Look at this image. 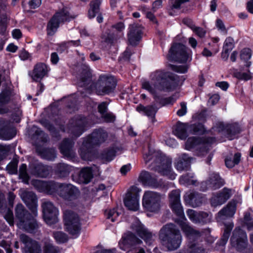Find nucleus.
Here are the masks:
<instances>
[{
  "mask_svg": "<svg viewBox=\"0 0 253 253\" xmlns=\"http://www.w3.org/2000/svg\"><path fill=\"white\" fill-rule=\"evenodd\" d=\"M169 198L172 211L179 217V219L176 220V222L189 240L188 250L189 253H205V250L202 246L194 242L201 236L202 233L193 228L187 222L180 202V191L179 190L172 191L169 194Z\"/></svg>",
  "mask_w": 253,
  "mask_h": 253,
  "instance_id": "obj_1",
  "label": "nucleus"
},
{
  "mask_svg": "<svg viewBox=\"0 0 253 253\" xmlns=\"http://www.w3.org/2000/svg\"><path fill=\"white\" fill-rule=\"evenodd\" d=\"M80 76L79 85L89 90H94L98 95H105L114 92L117 83L115 79L107 75H101L97 82H92V74L89 68L85 65L82 66Z\"/></svg>",
  "mask_w": 253,
  "mask_h": 253,
  "instance_id": "obj_2",
  "label": "nucleus"
},
{
  "mask_svg": "<svg viewBox=\"0 0 253 253\" xmlns=\"http://www.w3.org/2000/svg\"><path fill=\"white\" fill-rule=\"evenodd\" d=\"M151 81H144L142 87L152 94L156 99L161 91H170L176 86L175 76L169 72L157 70L150 76Z\"/></svg>",
  "mask_w": 253,
  "mask_h": 253,
  "instance_id": "obj_3",
  "label": "nucleus"
},
{
  "mask_svg": "<svg viewBox=\"0 0 253 253\" xmlns=\"http://www.w3.org/2000/svg\"><path fill=\"white\" fill-rule=\"evenodd\" d=\"M144 159L146 163L153 161L149 166L151 169L168 176L170 179L175 178L176 174L171 171V160L160 151L149 148L148 153L144 156Z\"/></svg>",
  "mask_w": 253,
  "mask_h": 253,
  "instance_id": "obj_4",
  "label": "nucleus"
},
{
  "mask_svg": "<svg viewBox=\"0 0 253 253\" xmlns=\"http://www.w3.org/2000/svg\"><path fill=\"white\" fill-rule=\"evenodd\" d=\"M108 136L104 129H96L88 136L84 138L80 148V155L85 161H90L93 149L104 142Z\"/></svg>",
  "mask_w": 253,
  "mask_h": 253,
  "instance_id": "obj_5",
  "label": "nucleus"
},
{
  "mask_svg": "<svg viewBox=\"0 0 253 253\" xmlns=\"http://www.w3.org/2000/svg\"><path fill=\"white\" fill-rule=\"evenodd\" d=\"M159 237L163 244L169 251L178 249L182 238L179 230L172 223L167 224L161 228Z\"/></svg>",
  "mask_w": 253,
  "mask_h": 253,
  "instance_id": "obj_6",
  "label": "nucleus"
},
{
  "mask_svg": "<svg viewBox=\"0 0 253 253\" xmlns=\"http://www.w3.org/2000/svg\"><path fill=\"white\" fill-rule=\"evenodd\" d=\"M15 216L18 227L30 233H36L39 225L34 217L24 208L22 204H18L15 209Z\"/></svg>",
  "mask_w": 253,
  "mask_h": 253,
  "instance_id": "obj_7",
  "label": "nucleus"
},
{
  "mask_svg": "<svg viewBox=\"0 0 253 253\" xmlns=\"http://www.w3.org/2000/svg\"><path fill=\"white\" fill-rule=\"evenodd\" d=\"M32 184L39 192H44L53 196H59L63 197V183H60L54 181H42L33 180Z\"/></svg>",
  "mask_w": 253,
  "mask_h": 253,
  "instance_id": "obj_8",
  "label": "nucleus"
},
{
  "mask_svg": "<svg viewBox=\"0 0 253 253\" xmlns=\"http://www.w3.org/2000/svg\"><path fill=\"white\" fill-rule=\"evenodd\" d=\"M91 124L88 118L78 115L72 118L68 126L69 133L73 134L72 137L80 136Z\"/></svg>",
  "mask_w": 253,
  "mask_h": 253,
  "instance_id": "obj_9",
  "label": "nucleus"
},
{
  "mask_svg": "<svg viewBox=\"0 0 253 253\" xmlns=\"http://www.w3.org/2000/svg\"><path fill=\"white\" fill-rule=\"evenodd\" d=\"M80 219L77 213L70 210L64 212V228L70 235L77 237L81 229Z\"/></svg>",
  "mask_w": 253,
  "mask_h": 253,
  "instance_id": "obj_10",
  "label": "nucleus"
},
{
  "mask_svg": "<svg viewBox=\"0 0 253 253\" xmlns=\"http://www.w3.org/2000/svg\"><path fill=\"white\" fill-rule=\"evenodd\" d=\"M63 98H61L51 104L45 110L47 117L59 126L62 131H63Z\"/></svg>",
  "mask_w": 253,
  "mask_h": 253,
  "instance_id": "obj_11",
  "label": "nucleus"
},
{
  "mask_svg": "<svg viewBox=\"0 0 253 253\" xmlns=\"http://www.w3.org/2000/svg\"><path fill=\"white\" fill-rule=\"evenodd\" d=\"M162 198V195L158 193L145 192L143 197V206L149 211L157 212L160 209Z\"/></svg>",
  "mask_w": 253,
  "mask_h": 253,
  "instance_id": "obj_12",
  "label": "nucleus"
},
{
  "mask_svg": "<svg viewBox=\"0 0 253 253\" xmlns=\"http://www.w3.org/2000/svg\"><path fill=\"white\" fill-rule=\"evenodd\" d=\"M169 60L179 62H185L191 59L190 55L187 51L186 46L180 43L174 44L167 55Z\"/></svg>",
  "mask_w": 253,
  "mask_h": 253,
  "instance_id": "obj_13",
  "label": "nucleus"
},
{
  "mask_svg": "<svg viewBox=\"0 0 253 253\" xmlns=\"http://www.w3.org/2000/svg\"><path fill=\"white\" fill-rule=\"evenodd\" d=\"M189 129L193 133H201L205 131L203 125L201 123L189 125L188 124L178 123L173 133L180 139H185L188 136L186 130Z\"/></svg>",
  "mask_w": 253,
  "mask_h": 253,
  "instance_id": "obj_14",
  "label": "nucleus"
},
{
  "mask_svg": "<svg viewBox=\"0 0 253 253\" xmlns=\"http://www.w3.org/2000/svg\"><path fill=\"white\" fill-rule=\"evenodd\" d=\"M42 207L44 220L47 224L51 225L58 221V210L51 202H44Z\"/></svg>",
  "mask_w": 253,
  "mask_h": 253,
  "instance_id": "obj_15",
  "label": "nucleus"
},
{
  "mask_svg": "<svg viewBox=\"0 0 253 253\" xmlns=\"http://www.w3.org/2000/svg\"><path fill=\"white\" fill-rule=\"evenodd\" d=\"M15 95L13 87L11 84L3 86L0 92V114H4L9 112L7 104L11 102Z\"/></svg>",
  "mask_w": 253,
  "mask_h": 253,
  "instance_id": "obj_16",
  "label": "nucleus"
},
{
  "mask_svg": "<svg viewBox=\"0 0 253 253\" xmlns=\"http://www.w3.org/2000/svg\"><path fill=\"white\" fill-rule=\"evenodd\" d=\"M140 190L136 186H131L124 199L125 205L129 210L136 211L139 206V194Z\"/></svg>",
  "mask_w": 253,
  "mask_h": 253,
  "instance_id": "obj_17",
  "label": "nucleus"
},
{
  "mask_svg": "<svg viewBox=\"0 0 253 253\" xmlns=\"http://www.w3.org/2000/svg\"><path fill=\"white\" fill-rule=\"evenodd\" d=\"M231 246L238 251H242L247 246V236L240 227L236 228L230 239Z\"/></svg>",
  "mask_w": 253,
  "mask_h": 253,
  "instance_id": "obj_18",
  "label": "nucleus"
},
{
  "mask_svg": "<svg viewBox=\"0 0 253 253\" xmlns=\"http://www.w3.org/2000/svg\"><path fill=\"white\" fill-rule=\"evenodd\" d=\"M30 174L35 177L46 178L50 173V168L39 162L30 163L29 166Z\"/></svg>",
  "mask_w": 253,
  "mask_h": 253,
  "instance_id": "obj_19",
  "label": "nucleus"
},
{
  "mask_svg": "<svg viewBox=\"0 0 253 253\" xmlns=\"http://www.w3.org/2000/svg\"><path fill=\"white\" fill-rule=\"evenodd\" d=\"M223 184L224 182L219 177L218 174L213 172L210 174L207 181L202 182L201 188L203 191L208 189L216 190Z\"/></svg>",
  "mask_w": 253,
  "mask_h": 253,
  "instance_id": "obj_20",
  "label": "nucleus"
},
{
  "mask_svg": "<svg viewBox=\"0 0 253 253\" xmlns=\"http://www.w3.org/2000/svg\"><path fill=\"white\" fill-rule=\"evenodd\" d=\"M64 204L71 207L76 205L79 196V190L72 185L64 186Z\"/></svg>",
  "mask_w": 253,
  "mask_h": 253,
  "instance_id": "obj_21",
  "label": "nucleus"
},
{
  "mask_svg": "<svg viewBox=\"0 0 253 253\" xmlns=\"http://www.w3.org/2000/svg\"><path fill=\"white\" fill-rule=\"evenodd\" d=\"M20 241L24 245L26 253H42V249L39 243L24 234L19 237Z\"/></svg>",
  "mask_w": 253,
  "mask_h": 253,
  "instance_id": "obj_22",
  "label": "nucleus"
},
{
  "mask_svg": "<svg viewBox=\"0 0 253 253\" xmlns=\"http://www.w3.org/2000/svg\"><path fill=\"white\" fill-rule=\"evenodd\" d=\"M21 198L28 209L34 214H37L38 198L36 195L32 191H24Z\"/></svg>",
  "mask_w": 253,
  "mask_h": 253,
  "instance_id": "obj_23",
  "label": "nucleus"
},
{
  "mask_svg": "<svg viewBox=\"0 0 253 253\" xmlns=\"http://www.w3.org/2000/svg\"><path fill=\"white\" fill-rule=\"evenodd\" d=\"M217 126L218 130L224 131L227 137L230 140L234 139L241 130L239 125L237 123L225 125L220 122L217 124Z\"/></svg>",
  "mask_w": 253,
  "mask_h": 253,
  "instance_id": "obj_24",
  "label": "nucleus"
},
{
  "mask_svg": "<svg viewBox=\"0 0 253 253\" xmlns=\"http://www.w3.org/2000/svg\"><path fill=\"white\" fill-rule=\"evenodd\" d=\"M142 243V241L136 238L133 234L127 232L124 234L119 244L122 250L126 251L129 248Z\"/></svg>",
  "mask_w": 253,
  "mask_h": 253,
  "instance_id": "obj_25",
  "label": "nucleus"
},
{
  "mask_svg": "<svg viewBox=\"0 0 253 253\" xmlns=\"http://www.w3.org/2000/svg\"><path fill=\"white\" fill-rule=\"evenodd\" d=\"M186 213L190 220L194 223H206L210 221L211 217L207 212H198L193 210L189 209Z\"/></svg>",
  "mask_w": 253,
  "mask_h": 253,
  "instance_id": "obj_26",
  "label": "nucleus"
},
{
  "mask_svg": "<svg viewBox=\"0 0 253 253\" xmlns=\"http://www.w3.org/2000/svg\"><path fill=\"white\" fill-rule=\"evenodd\" d=\"M131 228L135 231L138 235L148 244H151L152 240V234L144 228L139 221L136 220L131 225Z\"/></svg>",
  "mask_w": 253,
  "mask_h": 253,
  "instance_id": "obj_27",
  "label": "nucleus"
},
{
  "mask_svg": "<svg viewBox=\"0 0 253 253\" xmlns=\"http://www.w3.org/2000/svg\"><path fill=\"white\" fill-rule=\"evenodd\" d=\"M63 19V9L57 12L51 18L47 25L48 35L52 36L59 27L60 22Z\"/></svg>",
  "mask_w": 253,
  "mask_h": 253,
  "instance_id": "obj_28",
  "label": "nucleus"
},
{
  "mask_svg": "<svg viewBox=\"0 0 253 253\" xmlns=\"http://www.w3.org/2000/svg\"><path fill=\"white\" fill-rule=\"evenodd\" d=\"M232 195V190L225 187L216 195H214L212 197L211 204L214 207L221 205L225 203Z\"/></svg>",
  "mask_w": 253,
  "mask_h": 253,
  "instance_id": "obj_29",
  "label": "nucleus"
},
{
  "mask_svg": "<svg viewBox=\"0 0 253 253\" xmlns=\"http://www.w3.org/2000/svg\"><path fill=\"white\" fill-rule=\"evenodd\" d=\"M142 27L138 24L130 25L128 32V39L130 44L136 45L141 39Z\"/></svg>",
  "mask_w": 253,
  "mask_h": 253,
  "instance_id": "obj_30",
  "label": "nucleus"
},
{
  "mask_svg": "<svg viewBox=\"0 0 253 253\" xmlns=\"http://www.w3.org/2000/svg\"><path fill=\"white\" fill-rule=\"evenodd\" d=\"M49 67L43 63L37 64L34 68L31 77L36 82L40 81L49 71Z\"/></svg>",
  "mask_w": 253,
  "mask_h": 253,
  "instance_id": "obj_31",
  "label": "nucleus"
},
{
  "mask_svg": "<svg viewBox=\"0 0 253 253\" xmlns=\"http://www.w3.org/2000/svg\"><path fill=\"white\" fill-rule=\"evenodd\" d=\"M236 210V203L234 201L229 202L228 205L220 210L217 214L218 221H222L226 218L233 217Z\"/></svg>",
  "mask_w": 253,
  "mask_h": 253,
  "instance_id": "obj_32",
  "label": "nucleus"
},
{
  "mask_svg": "<svg viewBox=\"0 0 253 253\" xmlns=\"http://www.w3.org/2000/svg\"><path fill=\"white\" fill-rule=\"evenodd\" d=\"M16 134V130L14 126L10 124L0 126V139L9 140L12 139Z\"/></svg>",
  "mask_w": 253,
  "mask_h": 253,
  "instance_id": "obj_33",
  "label": "nucleus"
},
{
  "mask_svg": "<svg viewBox=\"0 0 253 253\" xmlns=\"http://www.w3.org/2000/svg\"><path fill=\"white\" fill-rule=\"evenodd\" d=\"M193 160L192 157L186 154H182L178 158L175 167L177 170L180 171L187 170L189 169L191 163Z\"/></svg>",
  "mask_w": 253,
  "mask_h": 253,
  "instance_id": "obj_34",
  "label": "nucleus"
},
{
  "mask_svg": "<svg viewBox=\"0 0 253 253\" xmlns=\"http://www.w3.org/2000/svg\"><path fill=\"white\" fill-rule=\"evenodd\" d=\"M36 152L42 159L53 161L56 157V151L53 148H45L41 146L36 148Z\"/></svg>",
  "mask_w": 253,
  "mask_h": 253,
  "instance_id": "obj_35",
  "label": "nucleus"
},
{
  "mask_svg": "<svg viewBox=\"0 0 253 253\" xmlns=\"http://www.w3.org/2000/svg\"><path fill=\"white\" fill-rule=\"evenodd\" d=\"M158 109L155 105H150L147 106L139 105L136 107V110L138 112L147 116L153 123L156 121L155 117Z\"/></svg>",
  "mask_w": 253,
  "mask_h": 253,
  "instance_id": "obj_36",
  "label": "nucleus"
},
{
  "mask_svg": "<svg viewBox=\"0 0 253 253\" xmlns=\"http://www.w3.org/2000/svg\"><path fill=\"white\" fill-rule=\"evenodd\" d=\"M139 178L145 185L155 188L159 186V183L156 176L148 171H142L140 174Z\"/></svg>",
  "mask_w": 253,
  "mask_h": 253,
  "instance_id": "obj_37",
  "label": "nucleus"
},
{
  "mask_svg": "<svg viewBox=\"0 0 253 253\" xmlns=\"http://www.w3.org/2000/svg\"><path fill=\"white\" fill-rule=\"evenodd\" d=\"M185 200L191 206L196 207L201 204L203 199L201 194L196 192H190L186 193Z\"/></svg>",
  "mask_w": 253,
  "mask_h": 253,
  "instance_id": "obj_38",
  "label": "nucleus"
},
{
  "mask_svg": "<svg viewBox=\"0 0 253 253\" xmlns=\"http://www.w3.org/2000/svg\"><path fill=\"white\" fill-rule=\"evenodd\" d=\"M93 178L92 170L89 167H85L81 169L79 175L80 182L88 183Z\"/></svg>",
  "mask_w": 253,
  "mask_h": 253,
  "instance_id": "obj_39",
  "label": "nucleus"
},
{
  "mask_svg": "<svg viewBox=\"0 0 253 253\" xmlns=\"http://www.w3.org/2000/svg\"><path fill=\"white\" fill-rule=\"evenodd\" d=\"M40 123L43 126L50 132L52 137L54 138L55 140H58L61 138L59 131L48 121L42 120L40 121Z\"/></svg>",
  "mask_w": 253,
  "mask_h": 253,
  "instance_id": "obj_40",
  "label": "nucleus"
},
{
  "mask_svg": "<svg viewBox=\"0 0 253 253\" xmlns=\"http://www.w3.org/2000/svg\"><path fill=\"white\" fill-rule=\"evenodd\" d=\"M74 142L72 139H64V157L71 159L74 157V152L73 150Z\"/></svg>",
  "mask_w": 253,
  "mask_h": 253,
  "instance_id": "obj_41",
  "label": "nucleus"
},
{
  "mask_svg": "<svg viewBox=\"0 0 253 253\" xmlns=\"http://www.w3.org/2000/svg\"><path fill=\"white\" fill-rule=\"evenodd\" d=\"M16 146V143L8 145L0 144V161L6 158L9 152L14 151Z\"/></svg>",
  "mask_w": 253,
  "mask_h": 253,
  "instance_id": "obj_42",
  "label": "nucleus"
},
{
  "mask_svg": "<svg viewBox=\"0 0 253 253\" xmlns=\"http://www.w3.org/2000/svg\"><path fill=\"white\" fill-rule=\"evenodd\" d=\"M240 158L241 154L239 153H235L234 156L231 154L227 156L225 159L226 166L228 168H232L236 165L239 164Z\"/></svg>",
  "mask_w": 253,
  "mask_h": 253,
  "instance_id": "obj_43",
  "label": "nucleus"
},
{
  "mask_svg": "<svg viewBox=\"0 0 253 253\" xmlns=\"http://www.w3.org/2000/svg\"><path fill=\"white\" fill-rule=\"evenodd\" d=\"M179 181L181 184L185 185H195L197 183V180L194 179V174L191 172L181 176Z\"/></svg>",
  "mask_w": 253,
  "mask_h": 253,
  "instance_id": "obj_44",
  "label": "nucleus"
},
{
  "mask_svg": "<svg viewBox=\"0 0 253 253\" xmlns=\"http://www.w3.org/2000/svg\"><path fill=\"white\" fill-rule=\"evenodd\" d=\"M234 224L232 222H229L225 224V228L223 235L221 238L220 244L222 246H224L227 243L229 237L230 232L232 230Z\"/></svg>",
  "mask_w": 253,
  "mask_h": 253,
  "instance_id": "obj_45",
  "label": "nucleus"
},
{
  "mask_svg": "<svg viewBox=\"0 0 253 253\" xmlns=\"http://www.w3.org/2000/svg\"><path fill=\"white\" fill-rule=\"evenodd\" d=\"M43 253H60L59 248L53 245L52 241L46 240L42 247Z\"/></svg>",
  "mask_w": 253,
  "mask_h": 253,
  "instance_id": "obj_46",
  "label": "nucleus"
},
{
  "mask_svg": "<svg viewBox=\"0 0 253 253\" xmlns=\"http://www.w3.org/2000/svg\"><path fill=\"white\" fill-rule=\"evenodd\" d=\"M102 0H93L90 3L88 16L90 19L94 18L99 10V6Z\"/></svg>",
  "mask_w": 253,
  "mask_h": 253,
  "instance_id": "obj_47",
  "label": "nucleus"
},
{
  "mask_svg": "<svg viewBox=\"0 0 253 253\" xmlns=\"http://www.w3.org/2000/svg\"><path fill=\"white\" fill-rule=\"evenodd\" d=\"M19 177L22 180V181L28 184L30 180V176L27 172V167L26 164H22L19 167Z\"/></svg>",
  "mask_w": 253,
  "mask_h": 253,
  "instance_id": "obj_48",
  "label": "nucleus"
},
{
  "mask_svg": "<svg viewBox=\"0 0 253 253\" xmlns=\"http://www.w3.org/2000/svg\"><path fill=\"white\" fill-rule=\"evenodd\" d=\"M18 160L16 159H13L7 166L6 169L8 173L10 174H16L18 172Z\"/></svg>",
  "mask_w": 253,
  "mask_h": 253,
  "instance_id": "obj_49",
  "label": "nucleus"
},
{
  "mask_svg": "<svg viewBox=\"0 0 253 253\" xmlns=\"http://www.w3.org/2000/svg\"><path fill=\"white\" fill-rule=\"evenodd\" d=\"M201 139L198 137H189L188 138L185 143V149L187 150H190L191 149L194 148L196 145L201 144Z\"/></svg>",
  "mask_w": 253,
  "mask_h": 253,
  "instance_id": "obj_50",
  "label": "nucleus"
},
{
  "mask_svg": "<svg viewBox=\"0 0 253 253\" xmlns=\"http://www.w3.org/2000/svg\"><path fill=\"white\" fill-rule=\"evenodd\" d=\"M189 0H169V6L171 10L179 9L181 6Z\"/></svg>",
  "mask_w": 253,
  "mask_h": 253,
  "instance_id": "obj_51",
  "label": "nucleus"
},
{
  "mask_svg": "<svg viewBox=\"0 0 253 253\" xmlns=\"http://www.w3.org/2000/svg\"><path fill=\"white\" fill-rule=\"evenodd\" d=\"M234 76L239 80L244 81H248L252 78V75L249 70L246 72L236 71L234 73Z\"/></svg>",
  "mask_w": 253,
  "mask_h": 253,
  "instance_id": "obj_52",
  "label": "nucleus"
},
{
  "mask_svg": "<svg viewBox=\"0 0 253 253\" xmlns=\"http://www.w3.org/2000/svg\"><path fill=\"white\" fill-rule=\"evenodd\" d=\"M7 17L6 14L0 15V34L4 35L7 28Z\"/></svg>",
  "mask_w": 253,
  "mask_h": 253,
  "instance_id": "obj_53",
  "label": "nucleus"
},
{
  "mask_svg": "<svg viewBox=\"0 0 253 253\" xmlns=\"http://www.w3.org/2000/svg\"><path fill=\"white\" fill-rule=\"evenodd\" d=\"M215 141V139L213 138H208L205 139L203 141L205 142L206 144H203L200 147V153L201 155H205L207 154L209 148H208L209 144L212 143Z\"/></svg>",
  "mask_w": 253,
  "mask_h": 253,
  "instance_id": "obj_54",
  "label": "nucleus"
},
{
  "mask_svg": "<svg viewBox=\"0 0 253 253\" xmlns=\"http://www.w3.org/2000/svg\"><path fill=\"white\" fill-rule=\"evenodd\" d=\"M105 214L107 219H110L112 222H114L118 217L119 213L115 209H113L110 210H106Z\"/></svg>",
  "mask_w": 253,
  "mask_h": 253,
  "instance_id": "obj_55",
  "label": "nucleus"
},
{
  "mask_svg": "<svg viewBox=\"0 0 253 253\" xmlns=\"http://www.w3.org/2000/svg\"><path fill=\"white\" fill-rule=\"evenodd\" d=\"M234 47V39L229 37L226 39L223 48V49H228L229 51H231Z\"/></svg>",
  "mask_w": 253,
  "mask_h": 253,
  "instance_id": "obj_56",
  "label": "nucleus"
},
{
  "mask_svg": "<svg viewBox=\"0 0 253 253\" xmlns=\"http://www.w3.org/2000/svg\"><path fill=\"white\" fill-rule=\"evenodd\" d=\"M22 111L18 108H15L11 116L12 119L16 123H19L21 120Z\"/></svg>",
  "mask_w": 253,
  "mask_h": 253,
  "instance_id": "obj_57",
  "label": "nucleus"
},
{
  "mask_svg": "<svg viewBox=\"0 0 253 253\" xmlns=\"http://www.w3.org/2000/svg\"><path fill=\"white\" fill-rule=\"evenodd\" d=\"M4 218L10 225H13L14 224V216L12 211L8 209L7 212L4 215Z\"/></svg>",
  "mask_w": 253,
  "mask_h": 253,
  "instance_id": "obj_58",
  "label": "nucleus"
},
{
  "mask_svg": "<svg viewBox=\"0 0 253 253\" xmlns=\"http://www.w3.org/2000/svg\"><path fill=\"white\" fill-rule=\"evenodd\" d=\"M251 57V50L249 48L243 49L240 54L241 59L244 60H247Z\"/></svg>",
  "mask_w": 253,
  "mask_h": 253,
  "instance_id": "obj_59",
  "label": "nucleus"
},
{
  "mask_svg": "<svg viewBox=\"0 0 253 253\" xmlns=\"http://www.w3.org/2000/svg\"><path fill=\"white\" fill-rule=\"evenodd\" d=\"M55 174L59 177H63V164L59 163L54 169Z\"/></svg>",
  "mask_w": 253,
  "mask_h": 253,
  "instance_id": "obj_60",
  "label": "nucleus"
},
{
  "mask_svg": "<svg viewBox=\"0 0 253 253\" xmlns=\"http://www.w3.org/2000/svg\"><path fill=\"white\" fill-rule=\"evenodd\" d=\"M187 111L186 103L182 102L180 103V109L177 111L176 114L178 116L182 117L187 113Z\"/></svg>",
  "mask_w": 253,
  "mask_h": 253,
  "instance_id": "obj_61",
  "label": "nucleus"
},
{
  "mask_svg": "<svg viewBox=\"0 0 253 253\" xmlns=\"http://www.w3.org/2000/svg\"><path fill=\"white\" fill-rule=\"evenodd\" d=\"M171 68L174 71L176 72L177 73H185L187 71V67L184 65H180V66L171 65Z\"/></svg>",
  "mask_w": 253,
  "mask_h": 253,
  "instance_id": "obj_62",
  "label": "nucleus"
},
{
  "mask_svg": "<svg viewBox=\"0 0 253 253\" xmlns=\"http://www.w3.org/2000/svg\"><path fill=\"white\" fill-rule=\"evenodd\" d=\"M192 31L200 38H204L206 33L203 28L197 26H195Z\"/></svg>",
  "mask_w": 253,
  "mask_h": 253,
  "instance_id": "obj_63",
  "label": "nucleus"
},
{
  "mask_svg": "<svg viewBox=\"0 0 253 253\" xmlns=\"http://www.w3.org/2000/svg\"><path fill=\"white\" fill-rule=\"evenodd\" d=\"M53 236L57 243H63V232L62 231H56L53 233Z\"/></svg>",
  "mask_w": 253,
  "mask_h": 253,
  "instance_id": "obj_64",
  "label": "nucleus"
}]
</instances>
